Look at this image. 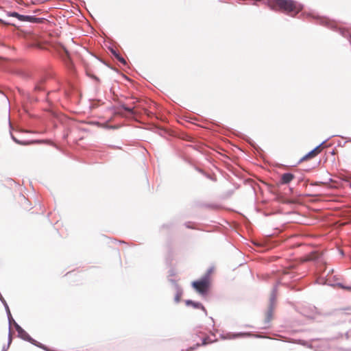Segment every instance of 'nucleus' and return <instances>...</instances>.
<instances>
[{
	"label": "nucleus",
	"mask_w": 351,
	"mask_h": 351,
	"mask_svg": "<svg viewBox=\"0 0 351 351\" xmlns=\"http://www.w3.org/2000/svg\"><path fill=\"white\" fill-rule=\"evenodd\" d=\"M216 340H215V341ZM214 342V341H212L210 339L209 337H206L202 339V343H200V346H205L209 343H211Z\"/></svg>",
	"instance_id": "nucleus-19"
},
{
	"label": "nucleus",
	"mask_w": 351,
	"mask_h": 351,
	"mask_svg": "<svg viewBox=\"0 0 351 351\" xmlns=\"http://www.w3.org/2000/svg\"><path fill=\"white\" fill-rule=\"evenodd\" d=\"M0 22H1V23H3V24H5V25H10V23L6 22V21H4V20H3V19H0Z\"/></svg>",
	"instance_id": "nucleus-31"
},
{
	"label": "nucleus",
	"mask_w": 351,
	"mask_h": 351,
	"mask_svg": "<svg viewBox=\"0 0 351 351\" xmlns=\"http://www.w3.org/2000/svg\"><path fill=\"white\" fill-rule=\"evenodd\" d=\"M349 141H351V139H350Z\"/></svg>",
	"instance_id": "nucleus-44"
},
{
	"label": "nucleus",
	"mask_w": 351,
	"mask_h": 351,
	"mask_svg": "<svg viewBox=\"0 0 351 351\" xmlns=\"http://www.w3.org/2000/svg\"><path fill=\"white\" fill-rule=\"evenodd\" d=\"M279 282L273 287L270 298H269V303L266 312L265 318V324H268L271 322L273 317V313L275 308L276 301L277 298V293H278V285Z\"/></svg>",
	"instance_id": "nucleus-5"
},
{
	"label": "nucleus",
	"mask_w": 351,
	"mask_h": 351,
	"mask_svg": "<svg viewBox=\"0 0 351 351\" xmlns=\"http://www.w3.org/2000/svg\"><path fill=\"white\" fill-rule=\"evenodd\" d=\"M158 133L159 135L160 136H163L164 134H168V132L166 129H164V128H158Z\"/></svg>",
	"instance_id": "nucleus-23"
},
{
	"label": "nucleus",
	"mask_w": 351,
	"mask_h": 351,
	"mask_svg": "<svg viewBox=\"0 0 351 351\" xmlns=\"http://www.w3.org/2000/svg\"><path fill=\"white\" fill-rule=\"evenodd\" d=\"M206 177L208 179H210V180H215V179H214L210 175L208 174V173H204Z\"/></svg>",
	"instance_id": "nucleus-30"
},
{
	"label": "nucleus",
	"mask_w": 351,
	"mask_h": 351,
	"mask_svg": "<svg viewBox=\"0 0 351 351\" xmlns=\"http://www.w3.org/2000/svg\"><path fill=\"white\" fill-rule=\"evenodd\" d=\"M264 3L273 11H280L291 17H296L301 12L298 19H311L317 24L324 25L334 32L339 33L342 37L346 38L351 45V32L348 29L339 27L336 22L328 18L321 16L313 12H302L304 5L295 0H265Z\"/></svg>",
	"instance_id": "nucleus-1"
},
{
	"label": "nucleus",
	"mask_w": 351,
	"mask_h": 351,
	"mask_svg": "<svg viewBox=\"0 0 351 351\" xmlns=\"http://www.w3.org/2000/svg\"><path fill=\"white\" fill-rule=\"evenodd\" d=\"M17 73L25 78H32L33 80L34 87L32 92L19 88L25 107L28 104L32 105L38 102L40 99L39 95L40 93L45 95V98L49 95V93L46 92L47 75H39L32 77L30 74L22 71H18Z\"/></svg>",
	"instance_id": "nucleus-2"
},
{
	"label": "nucleus",
	"mask_w": 351,
	"mask_h": 351,
	"mask_svg": "<svg viewBox=\"0 0 351 351\" xmlns=\"http://www.w3.org/2000/svg\"><path fill=\"white\" fill-rule=\"evenodd\" d=\"M12 337L11 335V325L9 324V334H8V344L10 345L12 343Z\"/></svg>",
	"instance_id": "nucleus-24"
},
{
	"label": "nucleus",
	"mask_w": 351,
	"mask_h": 351,
	"mask_svg": "<svg viewBox=\"0 0 351 351\" xmlns=\"http://www.w3.org/2000/svg\"><path fill=\"white\" fill-rule=\"evenodd\" d=\"M109 50L111 52V53L114 56V58L117 60H119L122 64H123V65L127 64V62L125 61V60L113 47H110Z\"/></svg>",
	"instance_id": "nucleus-13"
},
{
	"label": "nucleus",
	"mask_w": 351,
	"mask_h": 351,
	"mask_svg": "<svg viewBox=\"0 0 351 351\" xmlns=\"http://www.w3.org/2000/svg\"><path fill=\"white\" fill-rule=\"evenodd\" d=\"M10 344L4 345L2 348V351H7L8 348H10Z\"/></svg>",
	"instance_id": "nucleus-28"
},
{
	"label": "nucleus",
	"mask_w": 351,
	"mask_h": 351,
	"mask_svg": "<svg viewBox=\"0 0 351 351\" xmlns=\"http://www.w3.org/2000/svg\"><path fill=\"white\" fill-rule=\"evenodd\" d=\"M176 270L173 268H171L168 271V278H170L171 276H176Z\"/></svg>",
	"instance_id": "nucleus-25"
},
{
	"label": "nucleus",
	"mask_w": 351,
	"mask_h": 351,
	"mask_svg": "<svg viewBox=\"0 0 351 351\" xmlns=\"http://www.w3.org/2000/svg\"><path fill=\"white\" fill-rule=\"evenodd\" d=\"M93 79H94L95 81H97V82H99V81H100V80H99V77H97V76H93Z\"/></svg>",
	"instance_id": "nucleus-35"
},
{
	"label": "nucleus",
	"mask_w": 351,
	"mask_h": 351,
	"mask_svg": "<svg viewBox=\"0 0 351 351\" xmlns=\"http://www.w3.org/2000/svg\"><path fill=\"white\" fill-rule=\"evenodd\" d=\"M210 319L213 321V322H214V319L213 317H210Z\"/></svg>",
	"instance_id": "nucleus-42"
},
{
	"label": "nucleus",
	"mask_w": 351,
	"mask_h": 351,
	"mask_svg": "<svg viewBox=\"0 0 351 351\" xmlns=\"http://www.w3.org/2000/svg\"><path fill=\"white\" fill-rule=\"evenodd\" d=\"M184 226H186V228H189V229H195V228H194V227H193V226H191L190 225V222H186V223H184Z\"/></svg>",
	"instance_id": "nucleus-27"
},
{
	"label": "nucleus",
	"mask_w": 351,
	"mask_h": 351,
	"mask_svg": "<svg viewBox=\"0 0 351 351\" xmlns=\"http://www.w3.org/2000/svg\"><path fill=\"white\" fill-rule=\"evenodd\" d=\"M220 337L222 339H234L237 338H245V337H255L259 338V335H254L251 332H228L226 334L220 335Z\"/></svg>",
	"instance_id": "nucleus-6"
},
{
	"label": "nucleus",
	"mask_w": 351,
	"mask_h": 351,
	"mask_svg": "<svg viewBox=\"0 0 351 351\" xmlns=\"http://www.w3.org/2000/svg\"><path fill=\"white\" fill-rule=\"evenodd\" d=\"M176 290V295L174 296V302L175 303L178 304L181 301V298L183 295V289L182 287H177Z\"/></svg>",
	"instance_id": "nucleus-14"
},
{
	"label": "nucleus",
	"mask_w": 351,
	"mask_h": 351,
	"mask_svg": "<svg viewBox=\"0 0 351 351\" xmlns=\"http://www.w3.org/2000/svg\"><path fill=\"white\" fill-rule=\"evenodd\" d=\"M346 338L348 339V332L346 334Z\"/></svg>",
	"instance_id": "nucleus-40"
},
{
	"label": "nucleus",
	"mask_w": 351,
	"mask_h": 351,
	"mask_svg": "<svg viewBox=\"0 0 351 351\" xmlns=\"http://www.w3.org/2000/svg\"><path fill=\"white\" fill-rule=\"evenodd\" d=\"M331 154H332V155H333V154H335V151H334V150H332V151L331 152Z\"/></svg>",
	"instance_id": "nucleus-39"
},
{
	"label": "nucleus",
	"mask_w": 351,
	"mask_h": 351,
	"mask_svg": "<svg viewBox=\"0 0 351 351\" xmlns=\"http://www.w3.org/2000/svg\"><path fill=\"white\" fill-rule=\"evenodd\" d=\"M343 351H351L350 349H344Z\"/></svg>",
	"instance_id": "nucleus-37"
},
{
	"label": "nucleus",
	"mask_w": 351,
	"mask_h": 351,
	"mask_svg": "<svg viewBox=\"0 0 351 351\" xmlns=\"http://www.w3.org/2000/svg\"><path fill=\"white\" fill-rule=\"evenodd\" d=\"M10 136L13 141H16L17 138L12 133H10Z\"/></svg>",
	"instance_id": "nucleus-32"
},
{
	"label": "nucleus",
	"mask_w": 351,
	"mask_h": 351,
	"mask_svg": "<svg viewBox=\"0 0 351 351\" xmlns=\"http://www.w3.org/2000/svg\"><path fill=\"white\" fill-rule=\"evenodd\" d=\"M329 285L332 286V287L337 286V287H340L341 289L351 291V285L346 286V285H344L341 282H337L336 284H329Z\"/></svg>",
	"instance_id": "nucleus-18"
},
{
	"label": "nucleus",
	"mask_w": 351,
	"mask_h": 351,
	"mask_svg": "<svg viewBox=\"0 0 351 351\" xmlns=\"http://www.w3.org/2000/svg\"><path fill=\"white\" fill-rule=\"evenodd\" d=\"M351 177L348 176H342L341 177V180L343 182V184L345 186H348L351 189V182H350Z\"/></svg>",
	"instance_id": "nucleus-17"
},
{
	"label": "nucleus",
	"mask_w": 351,
	"mask_h": 351,
	"mask_svg": "<svg viewBox=\"0 0 351 351\" xmlns=\"http://www.w3.org/2000/svg\"><path fill=\"white\" fill-rule=\"evenodd\" d=\"M12 324H14L15 330L17 331L18 337L19 338L43 349V350L56 351L32 338L19 324L16 322V321L13 322Z\"/></svg>",
	"instance_id": "nucleus-4"
},
{
	"label": "nucleus",
	"mask_w": 351,
	"mask_h": 351,
	"mask_svg": "<svg viewBox=\"0 0 351 351\" xmlns=\"http://www.w3.org/2000/svg\"><path fill=\"white\" fill-rule=\"evenodd\" d=\"M213 271V268L210 267L199 279L193 281L191 284L192 287L202 296H206L209 293L211 286L210 274Z\"/></svg>",
	"instance_id": "nucleus-3"
},
{
	"label": "nucleus",
	"mask_w": 351,
	"mask_h": 351,
	"mask_svg": "<svg viewBox=\"0 0 351 351\" xmlns=\"http://www.w3.org/2000/svg\"><path fill=\"white\" fill-rule=\"evenodd\" d=\"M46 19L45 18L36 17L34 15H23V19L22 22H27L30 23H42Z\"/></svg>",
	"instance_id": "nucleus-10"
},
{
	"label": "nucleus",
	"mask_w": 351,
	"mask_h": 351,
	"mask_svg": "<svg viewBox=\"0 0 351 351\" xmlns=\"http://www.w3.org/2000/svg\"><path fill=\"white\" fill-rule=\"evenodd\" d=\"M246 327L252 328V326H250V325H246Z\"/></svg>",
	"instance_id": "nucleus-38"
},
{
	"label": "nucleus",
	"mask_w": 351,
	"mask_h": 351,
	"mask_svg": "<svg viewBox=\"0 0 351 351\" xmlns=\"http://www.w3.org/2000/svg\"><path fill=\"white\" fill-rule=\"evenodd\" d=\"M328 140V138L323 141L319 145L316 146L314 149L308 152L306 154H305L302 158H301L298 162V163H300L308 158H311L315 157L316 155H317L321 152V147L322 145L325 144V143Z\"/></svg>",
	"instance_id": "nucleus-8"
},
{
	"label": "nucleus",
	"mask_w": 351,
	"mask_h": 351,
	"mask_svg": "<svg viewBox=\"0 0 351 351\" xmlns=\"http://www.w3.org/2000/svg\"><path fill=\"white\" fill-rule=\"evenodd\" d=\"M110 147L113 148V149H121L120 147H118V146H115V145H110Z\"/></svg>",
	"instance_id": "nucleus-33"
},
{
	"label": "nucleus",
	"mask_w": 351,
	"mask_h": 351,
	"mask_svg": "<svg viewBox=\"0 0 351 351\" xmlns=\"http://www.w3.org/2000/svg\"><path fill=\"white\" fill-rule=\"evenodd\" d=\"M15 143L16 144H19V145H28L29 144V142L28 141H20L19 139L16 140V141H15Z\"/></svg>",
	"instance_id": "nucleus-26"
},
{
	"label": "nucleus",
	"mask_w": 351,
	"mask_h": 351,
	"mask_svg": "<svg viewBox=\"0 0 351 351\" xmlns=\"http://www.w3.org/2000/svg\"><path fill=\"white\" fill-rule=\"evenodd\" d=\"M173 226H174V222L171 221H169V222H167L166 223H164L162 226V228H171Z\"/></svg>",
	"instance_id": "nucleus-22"
},
{
	"label": "nucleus",
	"mask_w": 351,
	"mask_h": 351,
	"mask_svg": "<svg viewBox=\"0 0 351 351\" xmlns=\"http://www.w3.org/2000/svg\"><path fill=\"white\" fill-rule=\"evenodd\" d=\"M0 301L2 302V304H3V306L5 307L4 310H5V311H6V315L8 317V320L9 324L11 325L12 324V322H14L15 320L14 319V318L12 316L10 308H9L6 301L5 300V299L3 298V297L2 296V295L1 293H0Z\"/></svg>",
	"instance_id": "nucleus-12"
},
{
	"label": "nucleus",
	"mask_w": 351,
	"mask_h": 351,
	"mask_svg": "<svg viewBox=\"0 0 351 351\" xmlns=\"http://www.w3.org/2000/svg\"><path fill=\"white\" fill-rule=\"evenodd\" d=\"M168 281L171 283V285L173 286L174 289H177V287H181L176 282V280L173 278H168Z\"/></svg>",
	"instance_id": "nucleus-20"
},
{
	"label": "nucleus",
	"mask_w": 351,
	"mask_h": 351,
	"mask_svg": "<svg viewBox=\"0 0 351 351\" xmlns=\"http://www.w3.org/2000/svg\"><path fill=\"white\" fill-rule=\"evenodd\" d=\"M313 309H314L315 311H316V310H317V308H316V307H315V306H313Z\"/></svg>",
	"instance_id": "nucleus-41"
},
{
	"label": "nucleus",
	"mask_w": 351,
	"mask_h": 351,
	"mask_svg": "<svg viewBox=\"0 0 351 351\" xmlns=\"http://www.w3.org/2000/svg\"><path fill=\"white\" fill-rule=\"evenodd\" d=\"M349 141H351V139H350Z\"/></svg>",
	"instance_id": "nucleus-43"
},
{
	"label": "nucleus",
	"mask_w": 351,
	"mask_h": 351,
	"mask_svg": "<svg viewBox=\"0 0 351 351\" xmlns=\"http://www.w3.org/2000/svg\"><path fill=\"white\" fill-rule=\"evenodd\" d=\"M67 137H68V134H67V133H66V134H64L63 135V138H64V139H66V138H67Z\"/></svg>",
	"instance_id": "nucleus-36"
},
{
	"label": "nucleus",
	"mask_w": 351,
	"mask_h": 351,
	"mask_svg": "<svg viewBox=\"0 0 351 351\" xmlns=\"http://www.w3.org/2000/svg\"><path fill=\"white\" fill-rule=\"evenodd\" d=\"M298 343L301 345L306 346V342L304 340L299 339L298 340Z\"/></svg>",
	"instance_id": "nucleus-29"
},
{
	"label": "nucleus",
	"mask_w": 351,
	"mask_h": 351,
	"mask_svg": "<svg viewBox=\"0 0 351 351\" xmlns=\"http://www.w3.org/2000/svg\"><path fill=\"white\" fill-rule=\"evenodd\" d=\"M199 347H200V343H197L195 345L189 347L186 350V351H193V350H195L196 349H197Z\"/></svg>",
	"instance_id": "nucleus-21"
},
{
	"label": "nucleus",
	"mask_w": 351,
	"mask_h": 351,
	"mask_svg": "<svg viewBox=\"0 0 351 351\" xmlns=\"http://www.w3.org/2000/svg\"><path fill=\"white\" fill-rule=\"evenodd\" d=\"M6 15L8 16L11 17H15L19 21L22 22L23 19V15L18 13L17 12L13 11V12H7Z\"/></svg>",
	"instance_id": "nucleus-16"
},
{
	"label": "nucleus",
	"mask_w": 351,
	"mask_h": 351,
	"mask_svg": "<svg viewBox=\"0 0 351 351\" xmlns=\"http://www.w3.org/2000/svg\"><path fill=\"white\" fill-rule=\"evenodd\" d=\"M186 306H191L193 308L196 309H201L204 313L205 315H207V311L204 306V305L199 302H195L192 300H186L184 301Z\"/></svg>",
	"instance_id": "nucleus-9"
},
{
	"label": "nucleus",
	"mask_w": 351,
	"mask_h": 351,
	"mask_svg": "<svg viewBox=\"0 0 351 351\" xmlns=\"http://www.w3.org/2000/svg\"><path fill=\"white\" fill-rule=\"evenodd\" d=\"M59 54L62 60V61L64 62L65 65L67 66V68L70 70H73L74 65L73 63L72 60L71 59L69 51L67 49L64 47L61 46L60 49L59 50Z\"/></svg>",
	"instance_id": "nucleus-7"
},
{
	"label": "nucleus",
	"mask_w": 351,
	"mask_h": 351,
	"mask_svg": "<svg viewBox=\"0 0 351 351\" xmlns=\"http://www.w3.org/2000/svg\"><path fill=\"white\" fill-rule=\"evenodd\" d=\"M295 178V175L291 172H286L281 175L280 183L281 184H289Z\"/></svg>",
	"instance_id": "nucleus-11"
},
{
	"label": "nucleus",
	"mask_w": 351,
	"mask_h": 351,
	"mask_svg": "<svg viewBox=\"0 0 351 351\" xmlns=\"http://www.w3.org/2000/svg\"><path fill=\"white\" fill-rule=\"evenodd\" d=\"M97 59H98L100 62H101L103 64H104L105 65H106V66H108V64L106 62H105L104 61H103L101 59H100V58H97Z\"/></svg>",
	"instance_id": "nucleus-34"
},
{
	"label": "nucleus",
	"mask_w": 351,
	"mask_h": 351,
	"mask_svg": "<svg viewBox=\"0 0 351 351\" xmlns=\"http://www.w3.org/2000/svg\"><path fill=\"white\" fill-rule=\"evenodd\" d=\"M119 108L128 113L129 114L133 115L134 114V110L133 108L128 107L125 104H120L119 106Z\"/></svg>",
	"instance_id": "nucleus-15"
}]
</instances>
